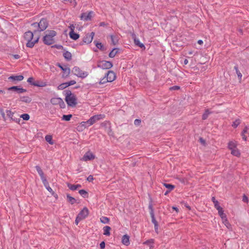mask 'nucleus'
Listing matches in <instances>:
<instances>
[{"instance_id":"nucleus-50","label":"nucleus","mask_w":249,"mask_h":249,"mask_svg":"<svg viewBox=\"0 0 249 249\" xmlns=\"http://www.w3.org/2000/svg\"><path fill=\"white\" fill-rule=\"evenodd\" d=\"M80 124L81 125V126H83V127H84V128H86V127L90 126L89 124L87 123V121L86 122H82Z\"/></svg>"},{"instance_id":"nucleus-5","label":"nucleus","mask_w":249,"mask_h":249,"mask_svg":"<svg viewBox=\"0 0 249 249\" xmlns=\"http://www.w3.org/2000/svg\"><path fill=\"white\" fill-rule=\"evenodd\" d=\"M112 66L113 64L110 61L105 60L100 62L97 65V67L98 68H100L103 69H109Z\"/></svg>"},{"instance_id":"nucleus-37","label":"nucleus","mask_w":249,"mask_h":249,"mask_svg":"<svg viewBox=\"0 0 249 249\" xmlns=\"http://www.w3.org/2000/svg\"><path fill=\"white\" fill-rule=\"evenodd\" d=\"M71 117H72L71 114L63 115L62 117V120L66 121H69L71 120Z\"/></svg>"},{"instance_id":"nucleus-35","label":"nucleus","mask_w":249,"mask_h":249,"mask_svg":"<svg viewBox=\"0 0 249 249\" xmlns=\"http://www.w3.org/2000/svg\"><path fill=\"white\" fill-rule=\"evenodd\" d=\"M210 114H211V112H210L208 109L206 110L205 112L204 113V114L202 115V120H205L207 119V118L208 117L209 115Z\"/></svg>"},{"instance_id":"nucleus-39","label":"nucleus","mask_w":249,"mask_h":249,"mask_svg":"<svg viewBox=\"0 0 249 249\" xmlns=\"http://www.w3.org/2000/svg\"><path fill=\"white\" fill-rule=\"evenodd\" d=\"M231 153L233 155L236 156V157H239L240 155V153L239 150L236 148L231 150Z\"/></svg>"},{"instance_id":"nucleus-34","label":"nucleus","mask_w":249,"mask_h":249,"mask_svg":"<svg viewBox=\"0 0 249 249\" xmlns=\"http://www.w3.org/2000/svg\"><path fill=\"white\" fill-rule=\"evenodd\" d=\"M228 147L230 149H231V150L233 149L236 148V145L234 142H232V141L228 143Z\"/></svg>"},{"instance_id":"nucleus-45","label":"nucleus","mask_w":249,"mask_h":249,"mask_svg":"<svg viewBox=\"0 0 249 249\" xmlns=\"http://www.w3.org/2000/svg\"><path fill=\"white\" fill-rule=\"evenodd\" d=\"M240 124V121L239 119H236L232 124V126L234 128H236Z\"/></svg>"},{"instance_id":"nucleus-43","label":"nucleus","mask_w":249,"mask_h":249,"mask_svg":"<svg viewBox=\"0 0 249 249\" xmlns=\"http://www.w3.org/2000/svg\"><path fill=\"white\" fill-rule=\"evenodd\" d=\"M218 214L222 219L223 220H225L226 222H227V219L226 218V215L224 213V211H222L220 212H218Z\"/></svg>"},{"instance_id":"nucleus-17","label":"nucleus","mask_w":249,"mask_h":249,"mask_svg":"<svg viewBox=\"0 0 249 249\" xmlns=\"http://www.w3.org/2000/svg\"><path fill=\"white\" fill-rule=\"evenodd\" d=\"M67 186L70 190H71L72 191H75V190H77V189L81 187V185L79 184L74 185V184H71L70 183H68Z\"/></svg>"},{"instance_id":"nucleus-30","label":"nucleus","mask_w":249,"mask_h":249,"mask_svg":"<svg viewBox=\"0 0 249 249\" xmlns=\"http://www.w3.org/2000/svg\"><path fill=\"white\" fill-rule=\"evenodd\" d=\"M31 26L35 28V30L33 31L35 35H36L37 32H39V28L38 27V24L37 22H34L32 23Z\"/></svg>"},{"instance_id":"nucleus-12","label":"nucleus","mask_w":249,"mask_h":249,"mask_svg":"<svg viewBox=\"0 0 249 249\" xmlns=\"http://www.w3.org/2000/svg\"><path fill=\"white\" fill-rule=\"evenodd\" d=\"M108 82H111L115 79V73L112 71H109L106 74Z\"/></svg>"},{"instance_id":"nucleus-42","label":"nucleus","mask_w":249,"mask_h":249,"mask_svg":"<svg viewBox=\"0 0 249 249\" xmlns=\"http://www.w3.org/2000/svg\"><path fill=\"white\" fill-rule=\"evenodd\" d=\"M163 185L166 188L169 189V191H172L175 188V186L173 185L170 184L164 183Z\"/></svg>"},{"instance_id":"nucleus-46","label":"nucleus","mask_w":249,"mask_h":249,"mask_svg":"<svg viewBox=\"0 0 249 249\" xmlns=\"http://www.w3.org/2000/svg\"><path fill=\"white\" fill-rule=\"evenodd\" d=\"M20 117L22 118L24 120L27 121L29 119L30 116L28 114L24 113V114H22L20 116Z\"/></svg>"},{"instance_id":"nucleus-8","label":"nucleus","mask_w":249,"mask_h":249,"mask_svg":"<svg viewBox=\"0 0 249 249\" xmlns=\"http://www.w3.org/2000/svg\"><path fill=\"white\" fill-rule=\"evenodd\" d=\"M93 14L94 13L92 11H89L88 13H83L80 16V19L85 21L90 20Z\"/></svg>"},{"instance_id":"nucleus-22","label":"nucleus","mask_w":249,"mask_h":249,"mask_svg":"<svg viewBox=\"0 0 249 249\" xmlns=\"http://www.w3.org/2000/svg\"><path fill=\"white\" fill-rule=\"evenodd\" d=\"M62 99L61 98H53L51 99V103L53 105H57L60 103L61 100Z\"/></svg>"},{"instance_id":"nucleus-59","label":"nucleus","mask_w":249,"mask_h":249,"mask_svg":"<svg viewBox=\"0 0 249 249\" xmlns=\"http://www.w3.org/2000/svg\"><path fill=\"white\" fill-rule=\"evenodd\" d=\"M46 189L49 191L50 192V193H52V195H54V192L53 191V190H52V189L49 186H48L46 188Z\"/></svg>"},{"instance_id":"nucleus-55","label":"nucleus","mask_w":249,"mask_h":249,"mask_svg":"<svg viewBox=\"0 0 249 249\" xmlns=\"http://www.w3.org/2000/svg\"><path fill=\"white\" fill-rule=\"evenodd\" d=\"M153 243H154V239H153L148 240L144 243V244H146V245H149L150 244H153Z\"/></svg>"},{"instance_id":"nucleus-48","label":"nucleus","mask_w":249,"mask_h":249,"mask_svg":"<svg viewBox=\"0 0 249 249\" xmlns=\"http://www.w3.org/2000/svg\"><path fill=\"white\" fill-rule=\"evenodd\" d=\"M107 82H108V80H107V77L105 75L104 76V77H103L102 79H101V80L99 82V84L100 85H101V84H105Z\"/></svg>"},{"instance_id":"nucleus-25","label":"nucleus","mask_w":249,"mask_h":249,"mask_svg":"<svg viewBox=\"0 0 249 249\" xmlns=\"http://www.w3.org/2000/svg\"><path fill=\"white\" fill-rule=\"evenodd\" d=\"M104 234L107 236H109L110 234V231L111 230V228L109 226H106L104 227Z\"/></svg>"},{"instance_id":"nucleus-26","label":"nucleus","mask_w":249,"mask_h":249,"mask_svg":"<svg viewBox=\"0 0 249 249\" xmlns=\"http://www.w3.org/2000/svg\"><path fill=\"white\" fill-rule=\"evenodd\" d=\"M63 56L68 61L71 60V54L68 51H66L63 53Z\"/></svg>"},{"instance_id":"nucleus-1","label":"nucleus","mask_w":249,"mask_h":249,"mask_svg":"<svg viewBox=\"0 0 249 249\" xmlns=\"http://www.w3.org/2000/svg\"><path fill=\"white\" fill-rule=\"evenodd\" d=\"M46 33L43 38V43L48 45L53 44L54 42L53 37L56 36V32L54 30H47Z\"/></svg>"},{"instance_id":"nucleus-11","label":"nucleus","mask_w":249,"mask_h":249,"mask_svg":"<svg viewBox=\"0 0 249 249\" xmlns=\"http://www.w3.org/2000/svg\"><path fill=\"white\" fill-rule=\"evenodd\" d=\"M95 158V156L91 152L89 151L85 153L83 157L82 160L83 161L91 160Z\"/></svg>"},{"instance_id":"nucleus-62","label":"nucleus","mask_w":249,"mask_h":249,"mask_svg":"<svg viewBox=\"0 0 249 249\" xmlns=\"http://www.w3.org/2000/svg\"><path fill=\"white\" fill-rule=\"evenodd\" d=\"M148 208H149V210H150V215H151V213H154V210H153V208L152 204H150L149 205V206H148Z\"/></svg>"},{"instance_id":"nucleus-56","label":"nucleus","mask_w":249,"mask_h":249,"mask_svg":"<svg viewBox=\"0 0 249 249\" xmlns=\"http://www.w3.org/2000/svg\"><path fill=\"white\" fill-rule=\"evenodd\" d=\"M180 89V87L178 86H174L173 87H171L170 88V90H178Z\"/></svg>"},{"instance_id":"nucleus-9","label":"nucleus","mask_w":249,"mask_h":249,"mask_svg":"<svg viewBox=\"0 0 249 249\" xmlns=\"http://www.w3.org/2000/svg\"><path fill=\"white\" fill-rule=\"evenodd\" d=\"M56 65L60 68L61 70L63 71V73L62 74L63 78L67 77L71 73V69L68 67H64L62 66L60 63H57Z\"/></svg>"},{"instance_id":"nucleus-7","label":"nucleus","mask_w":249,"mask_h":249,"mask_svg":"<svg viewBox=\"0 0 249 249\" xmlns=\"http://www.w3.org/2000/svg\"><path fill=\"white\" fill-rule=\"evenodd\" d=\"M39 29V32L43 31L48 27V22L46 18H42L40 22L38 23Z\"/></svg>"},{"instance_id":"nucleus-19","label":"nucleus","mask_w":249,"mask_h":249,"mask_svg":"<svg viewBox=\"0 0 249 249\" xmlns=\"http://www.w3.org/2000/svg\"><path fill=\"white\" fill-rule=\"evenodd\" d=\"M69 36L71 38L76 40L79 37V34L75 33L74 31H70Z\"/></svg>"},{"instance_id":"nucleus-63","label":"nucleus","mask_w":249,"mask_h":249,"mask_svg":"<svg viewBox=\"0 0 249 249\" xmlns=\"http://www.w3.org/2000/svg\"><path fill=\"white\" fill-rule=\"evenodd\" d=\"M87 180L89 182H91L92 181L93 179H94V178L91 175H89L88 178H87Z\"/></svg>"},{"instance_id":"nucleus-3","label":"nucleus","mask_w":249,"mask_h":249,"mask_svg":"<svg viewBox=\"0 0 249 249\" xmlns=\"http://www.w3.org/2000/svg\"><path fill=\"white\" fill-rule=\"evenodd\" d=\"M72 73L78 77L84 78L88 75V72L82 71L78 67L75 66L72 69Z\"/></svg>"},{"instance_id":"nucleus-29","label":"nucleus","mask_w":249,"mask_h":249,"mask_svg":"<svg viewBox=\"0 0 249 249\" xmlns=\"http://www.w3.org/2000/svg\"><path fill=\"white\" fill-rule=\"evenodd\" d=\"M110 37L111 40L112 44L114 45H116L118 42V39L117 36L113 35H110Z\"/></svg>"},{"instance_id":"nucleus-52","label":"nucleus","mask_w":249,"mask_h":249,"mask_svg":"<svg viewBox=\"0 0 249 249\" xmlns=\"http://www.w3.org/2000/svg\"><path fill=\"white\" fill-rule=\"evenodd\" d=\"M52 47L55 48L57 49H63V47L61 45H59V44L54 45Z\"/></svg>"},{"instance_id":"nucleus-15","label":"nucleus","mask_w":249,"mask_h":249,"mask_svg":"<svg viewBox=\"0 0 249 249\" xmlns=\"http://www.w3.org/2000/svg\"><path fill=\"white\" fill-rule=\"evenodd\" d=\"M34 35H35L34 33V32H32L31 31H29L28 32H26L24 34V37L25 39L27 41L30 40H33V37H34Z\"/></svg>"},{"instance_id":"nucleus-36","label":"nucleus","mask_w":249,"mask_h":249,"mask_svg":"<svg viewBox=\"0 0 249 249\" xmlns=\"http://www.w3.org/2000/svg\"><path fill=\"white\" fill-rule=\"evenodd\" d=\"M100 221L104 224H107L109 221V219L106 216H102L100 218Z\"/></svg>"},{"instance_id":"nucleus-18","label":"nucleus","mask_w":249,"mask_h":249,"mask_svg":"<svg viewBox=\"0 0 249 249\" xmlns=\"http://www.w3.org/2000/svg\"><path fill=\"white\" fill-rule=\"evenodd\" d=\"M122 242L124 245L128 246L129 244V237L127 235H124L122 237Z\"/></svg>"},{"instance_id":"nucleus-57","label":"nucleus","mask_w":249,"mask_h":249,"mask_svg":"<svg viewBox=\"0 0 249 249\" xmlns=\"http://www.w3.org/2000/svg\"><path fill=\"white\" fill-rule=\"evenodd\" d=\"M242 201L245 203H247L248 202V198L245 195H244L243 196Z\"/></svg>"},{"instance_id":"nucleus-44","label":"nucleus","mask_w":249,"mask_h":249,"mask_svg":"<svg viewBox=\"0 0 249 249\" xmlns=\"http://www.w3.org/2000/svg\"><path fill=\"white\" fill-rule=\"evenodd\" d=\"M32 85L36 86V87H43L45 86L43 83H40L38 81H35L34 83H32Z\"/></svg>"},{"instance_id":"nucleus-54","label":"nucleus","mask_w":249,"mask_h":249,"mask_svg":"<svg viewBox=\"0 0 249 249\" xmlns=\"http://www.w3.org/2000/svg\"><path fill=\"white\" fill-rule=\"evenodd\" d=\"M68 87L73 85L75 84H76V81L75 80H71L69 82H66Z\"/></svg>"},{"instance_id":"nucleus-14","label":"nucleus","mask_w":249,"mask_h":249,"mask_svg":"<svg viewBox=\"0 0 249 249\" xmlns=\"http://www.w3.org/2000/svg\"><path fill=\"white\" fill-rule=\"evenodd\" d=\"M39 37L38 36L34 40H30L27 41V43H26V46L29 48H33L35 43L38 42Z\"/></svg>"},{"instance_id":"nucleus-32","label":"nucleus","mask_w":249,"mask_h":249,"mask_svg":"<svg viewBox=\"0 0 249 249\" xmlns=\"http://www.w3.org/2000/svg\"><path fill=\"white\" fill-rule=\"evenodd\" d=\"M234 69L236 71V73L238 76V79L239 80H241V78H242V73L240 72V71H239L238 70V66L237 65L235 66L234 67Z\"/></svg>"},{"instance_id":"nucleus-40","label":"nucleus","mask_w":249,"mask_h":249,"mask_svg":"<svg viewBox=\"0 0 249 249\" xmlns=\"http://www.w3.org/2000/svg\"><path fill=\"white\" fill-rule=\"evenodd\" d=\"M150 216L152 218V222L154 224V226H157V225H159L155 217L154 213H151V215H150Z\"/></svg>"},{"instance_id":"nucleus-24","label":"nucleus","mask_w":249,"mask_h":249,"mask_svg":"<svg viewBox=\"0 0 249 249\" xmlns=\"http://www.w3.org/2000/svg\"><path fill=\"white\" fill-rule=\"evenodd\" d=\"M63 2L65 4L70 3L74 7H75L77 5L76 0H63Z\"/></svg>"},{"instance_id":"nucleus-27","label":"nucleus","mask_w":249,"mask_h":249,"mask_svg":"<svg viewBox=\"0 0 249 249\" xmlns=\"http://www.w3.org/2000/svg\"><path fill=\"white\" fill-rule=\"evenodd\" d=\"M118 52V49L117 48H114L109 53V57L110 58H113L115 57L116 54Z\"/></svg>"},{"instance_id":"nucleus-16","label":"nucleus","mask_w":249,"mask_h":249,"mask_svg":"<svg viewBox=\"0 0 249 249\" xmlns=\"http://www.w3.org/2000/svg\"><path fill=\"white\" fill-rule=\"evenodd\" d=\"M24 78V77L22 75H12L10 76L8 79L12 80L13 81H20L22 80Z\"/></svg>"},{"instance_id":"nucleus-53","label":"nucleus","mask_w":249,"mask_h":249,"mask_svg":"<svg viewBox=\"0 0 249 249\" xmlns=\"http://www.w3.org/2000/svg\"><path fill=\"white\" fill-rule=\"evenodd\" d=\"M58 105H59L60 108H64L65 107V104L62 99L61 100Z\"/></svg>"},{"instance_id":"nucleus-31","label":"nucleus","mask_w":249,"mask_h":249,"mask_svg":"<svg viewBox=\"0 0 249 249\" xmlns=\"http://www.w3.org/2000/svg\"><path fill=\"white\" fill-rule=\"evenodd\" d=\"M20 99L21 101L26 103H30L32 101L31 99L28 96L21 97Z\"/></svg>"},{"instance_id":"nucleus-58","label":"nucleus","mask_w":249,"mask_h":249,"mask_svg":"<svg viewBox=\"0 0 249 249\" xmlns=\"http://www.w3.org/2000/svg\"><path fill=\"white\" fill-rule=\"evenodd\" d=\"M27 82L32 85V83H34L35 81H34L33 77H29L27 80Z\"/></svg>"},{"instance_id":"nucleus-21","label":"nucleus","mask_w":249,"mask_h":249,"mask_svg":"<svg viewBox=\"0 0 249 249\" xmlns=\"http://www.w3.org/2000/svg\"><path fill=\"white\" fill-rule=\"evenodd\" d=\"M67 201L71 205L74 204L76 202L75 198L71 196L69 194L67 195Z\"/></svg>"},{"instance_id":"nucleus-10","label":"nucleus","mask_w":249,"mask_h":249,"mask_svg":"<svg viewBox=\"0 0 249 249\" xmlns=\"http://www.w3.org/2000/svg\"><path fill=\"white\" fill-rule=\"evenodd\" d=\"M89 211L87 207H84L77 215L78 216V218H80L81 219H84L89 215Z\"/></svg>"},{"instance_id":"nucleus-51","label":"nucleus","mask_w":249,"mask_h":249,"mask_svg":"<svg viewBox=\"0 0 249 249\" xmlns=\"http://www.w3.org/2000/svg\"><path fill=\"white\" fill-rule=\"evenodd\" d=\"M212 200L214 205V207H217L218 205H219V202L217 200H216L214 197H213L212 198Z\"/></svg>"},{"instance_id":"nucleus-41","label":"nucleus","mask_w":249,"mask_h":249,"mask_svg":"<svg viewBox=\"0 0 249 249\" xmlns=\"http://www.w3.org/2000/svg\"><path fill=\"white\" fill-rule=\"evenodd\" d=\"M67 87H68V86H67V83L65 82V83H62L60 85H59L58 86L57 89L59 90H62V89H65Z\"/></svg>"},{"instance_id":"nucleus-60","label":"nucleus","mask_w":249,"mask_h":249,"mask_svg":"<svg viewBox=\"0 0 249 249\" xmlns=\"http://www.w3.org/2000/svg\"><path fill=\"white\" fill-rule=\"evenodd\" d=\"M141 123V120L140 119H136L134 121V124L136 125H139Z\"/></svg>"},{"instance_id":"nucleus-4","label":"nucleus","mask_w":249,"mask_h":249,"mask_svg":"<svg viewBox=\"0 0 249 249\" xmlns=\"http://www.w3.org/2000/svg\"><path fill=\"white\" fill-rule=\"evenodd\" d=\"M94 36V32H91L90 34H87L85 35V36L83 38L82 41L80 43V45H83L84 43L88 44L91 43Z\"/></svg>"},{"instance_id":"nucleus-64","label":"nucleus","mask_w":249,"mask_h":249,"mask_svg":"<svg viewBox=\"0 0 249 249\" xmlns=\"http://www.w3.org/2000/svg\"><path fill=\"white\" fill-rule=\"evenodd\" d=\"M0 113L1 114V115L2 117H3V118L4 119H5V113L4 112V111H3V109H2L1 108H0Z\"/></svg>"},{"instance_id":"nucleus-49","label":"nucleus","mask_w":249,"mask_h":249,"mask_svg":"<svg viewBox=\"0 0 249 249\" xmlns=\"http://www.w3.org/2000/svg\"><path fill=\"white\" fill-rule=\"evenodd\" d=\"M7 116H8L9 118H10L11 119H13V116L14 115V113L12 112L10 110H7L6 111Z\"/></svg>"},{"instance_id":"nucleus-6","label":"nucleus","mask_w":249,"mask_h":249,"mask_svg":"<svg viewBox=\"0 0 249 249\" xmlns=\"http://www.w3.org/2000/svg\"><path fill=\"white\" fill-rule=\"evenodd\" d=\"M104 117V115L102 114H98L94 115L89 119L87 123H89V125H91L96 123L97 121L103 119Z\"/></svg>"},{"instance_id":"nucleus-61","label":"nucleus","mask_w":249,"mask_h":249,"mask_svg":"<svg viewBox=\"0 0 249 249\" xmlns=\"http://www.w3.org/2000/svg\"><path fill=\"white\" fill-rule=\"evenodd\" d=\"M105 246L106 244L104 241H102L100 244V247L101 249H104L105 248Z\"/></svg>"},{"instance_id":"nucleus-47","label":"nucleus","mask_w":249,"mask_h":249,"mask_svg":"<svg viewBox=\"0 0 249 249\" xmlns=\"http://www.w3.org/2000/svg\"><path fill=\"white\" fill-rule=\"evenodd\" d=\"M41 180L45 188L47 187L48 186H49V182L47 180L46 177L42 178Z\"/></svg>"},{"instance_id":"nucleus-38","label":"nucleus","mask_w":249,"mask_h":249,"mask_svg":"<svg viewBox=\"0 0 249 249\" xmlns=\"http://www.w3.org/2000/svg\"><path fill=\"white\" fill-rule=\"evenodd\" d=\"M45 140L51 144H53V142L52 141V137L51 135H46L45 136Z\"/></svg>"},{"instance_id":"nucleus-28","label":"nucleus","mask_w":249,"mask_h":249,"mask_svg":"<svg viewBox=\"0 0 249 249\" xmlns=\"http://www.w3.org/2000/svg\"><path fill=\"white\" fill-rule=\"evenodd\" d=\"M134 42L136 45L140 47L142 49H145V46L143 45V44L142 43L139 39L135 38L134 39Z\"/></svg>"},{"instance_id":"nucleus-33","label":"nucleus","mask_w":249,"mask_h":249,"mask_svg":"<svg viewBox=\"0 0 249 249\" xmlns=\"http://www.w3.org/2000/svg\"><path fill=\"white\" fill-rule=\"evenodd\" d=\"M79 193L83 197H87L88 196V192L85 190H80L79 191Z\"/></svg>"},{"instance_id":"nucleus-13","label":"nucleus","mask_w":249,"mask_h":249,"mask_svg":"<svg viewBox=\"0 0 249 249\" xmlns=\"http://www.w3.org/2000/svg\"><path fill=\"white\" fill-rule=\"evenodd\" d=\"M8 89L9 90L15 91L18 93H22L27 91L26 89L20 88V86H13L9 88Z\"/></svg>"},{"instance_id":"nucleus-2","label":"nucleus","mask_w":249,"mask_h":249,"mask_svg":"<svg viewBox=\"0 0 249 249\" xmlns=\"http://www.w3.org/2000/svg\"><path fill=\"white\" fill-rule=\"evenodd\" d=\"M64 92H65V95L66 96L65 100L68 105L72 107L75 106L77 104L75 96L72 94L70 90H66Z\"/></svg>"},{"instance_id":"nucleus-20","label":"nucleus","mask_w":249,"mask_h":249,"mask_svg":"<svg viewBox=\"0 0 249 249\" xmlns=\"http://www.w3.org/2000/svg\"><path fill=\"white\" fill-rule=\"evenodd\" d=\"M35 168H36L37 173L39 175V176L41 178V179L45 178L44 173H43V171L42 170V169H41V168L40 167V166H39L38 165H36V166Z\"/></svg>"},{"instance_id":"nucleus-23","label":"nucleus","mask_w":249,"mask_h":249,"mask_svg":"<svg viewBox=\"0 0 249 249\" xmlns=\"http://www.w3.org/2000/svg\"><path fill=\"white\" fill-rule=\"evenodd\" d=\"M94 42L95 43L96 47L101 51H104L106 50V48L104 46V45L101 43L95 41H94Z\"/></svg>"}]
</instances>
